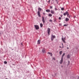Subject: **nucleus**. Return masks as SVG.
<instances>
[{
  "mask_svg": "<svg viewBox=\"0 0 79 79\" xmlns=\"http://www.w3.org/2000/svg\"><path fill=\"white\" fill-rule=\"evenodd\" d=\"M63 67V66H62V68Z\"/></svg>",
  "mask_w": 79,
  "mask_h": 79,
  "instance_id": "obj_38",
  "label": "nucleus"
},
{
  "mask_svg": "<svg viewBox=\"0 0 79 79\" xmlns=\"http://www.w3.org/2000/svg\"><path fill=\"white\" fill-rule=\"evenodd\" d=\"M50 9H52V8H53V7L52 6H50Z\"/></svg>",
  "mask_w": 79,
  "mask_h": 79,
  "instance_id": "obj_25",
  "label": "nucleus"
},
{
  "mask_svg": "<svg viewBox=\"0 0 79 79\" xmlns=\"http://www.w3.org/2000/svg\"><path fill=\"white\" fill-rule=\"evenodd\" d=\"M65 21L66 22H68V21H69V19L68 18H65Z\"/></svg>",
  "mask_w": 79,
  "mask_h": 79,
  "instance_id": "obj_8",
  "label": "nucleus"
},
{
  "mask_svg": "<svg viewBox=\"0 0 79 79\" xmlns=\"http://www.w3.org/2000/svg\"><path fill=\"white\" fill-rule=\"evenodd\" d=\"M48 54H49V55H51V56H52V53L50 52H48Z\"/></svg>",
  "mask_w": 79,
  "mask_h": 79,
  "instance_id": "obj_11",
  "label": "nucleus"
},
{
  "mask_svg": "<svg viewBox=\"0 0 79 79\" xmlns=\"http://www.w3.org/2000/svg\"><path fill=\"white\" fill-rule=\"evenodd\" d=\"M51 13L52 14H55V11H54L52 10H51Z\"/></svg>",
  "mask_w": 79,
  "mask_h": 79,
  "instance_id": "obj_7",
  "label": "nucleus"
},
{
  "mask_svg": "<svg viewBox=\"0 0 79 79\" xmlns=\"http://www.w3.org/2000/svg\"><path fill=\"white\" fill-rule=\"evenodd\" d=\"M38 44H40V40H39L38 41Z\"/></svg>",
  "mask_w": 79,
  "mask_h": 79,
  "instance_id": "obj_16",
  "label": "nucleus"
},
{
  "mask_svg": "<svg viewBox=\"0 0 79 79\" xmlns=\"http://www.w3.org/2000/svg\"><path fill=\"white\" fill-rule=\"evenodd\" d=\"M43 15H45V13H43Z\"/></svg>",
  "mask_w": 79,
  "mask_h": 79,
  "instance_id": "obj_31",
  "label": "nucleus"
},
{
  "mask_svg": "<svg viewBox=\"0 0 79 79\" xmlns=\"http://www.w3.org/2000/svg\"><path fill=\"white\" fill-rule=\"evenodd\" d=\"M50 22H52V19L49 20Z\"/></svg>",
  "mask_w": 79,
  "mask_h": 79,
  "instance_id": "obj_28",
  "label": "nucleus"
},
{
  "mask_svg": "<svg viewBox=\"0 0 79 79\" xmlns=\"http://www.w3.org/2000/svg\"><path fill=\"white\" fill-rule=\"evenodd\" d=\"M68 24H64V26H68Z\"/></svg>",
  "mask_w": 79,
  "mask_h": 79,
  "instance_id": "obj_26",
  "label": "nucleus"
},
{
  "mask_svg": "<svg viewBox=\"0 0 79 79\" xmlns=\"http://www.w3.org/2000/svg\"><path fill=\"white\" fill-rule=\"evenodd\" d=\"M59 19H60V20H61V17H60L59 18Z\"/></svg>",
  "mask_w": 79,
  "mask_h": 79,
  "instance_id": "obj_29",
  "label": "nucleus"
},
{
  "mask_svg": "<svg viewBox=\"0 0 79 79\" xmlns=\"http://www.w3.org/2000/svg\"><path fill=\"white\" fill-rule=\"evenodd\" d=\"M62 46H63V47H62V48H63V43H62Z\"/></svg>",
  "mask_w": 79,
  "mask_h": 79,
  "instance_id": "obj_32",
  "label": "nucleus"
},
{
  "mask_svg": "<svg viewBox=\"0 0 79 79\" xmlns=\"http://www.w3.org/2000/svg\"><path fill=\"white\" fill-rule=\"evenodd\" d=\"M37 13H38V15L39 16V17H41V15H40V11H38L37 12Z\"/></svg>",
  "mask_w": 79,
  "mask_h": 79,
  "instance_id": "obj_6",
  "label": "nucleus"
},
{
  "mask_svg": "<svg viewBox=\"0 0 79 79\" xmlns=\"http://www.w3.org/2000/svg\"><path fill=\"white\" fill-rule=\"evenodd\" d=\"M64 10V8H61V10H62V11H63Z\"/></svg>",
  "mask_w": 79,
  "mask_h": 79,
  "instance_id": "obj_23",
  "label": "nucleus"
},
{
  "mask_svg": "<svg viewBox=\"0 0 79 79\" xmlns=\"http://www.w3.org/2000/svg\"><path fill=\"white\" fill-rule=\"evenodd\" d=\"M47 32L48 34L49 35L50 34V29L49 28H48L47 29Z\"/></svg>",
  "mask_w": 79,
  "mask_h": 79,
  "instance_id": "obj_4",
  "label": "nucleus"
},
{
  "mask_svg": "<svg viewBox=\"0 0 79 79\" xmlns=\"http://www.w3.org/2000/svg\"><path fill=\"white\" fill-rule=\"evenodd\" d=\"M46 12H50V9H47L46 10Z\"/></svg>",
  "mask_w": 79,
  "mask_h": 79,
  "instance_id": "obj_12",
  "label": "nucleus"
},
{
  "mask_svg": "<svg viewBox=\"0 0 79 79\" xmlns=\"http://www.w3.org/2000/svg\"><path fill=\"white\" fill-rule=\"evenodd\" d=\"M55 11H56V10H58V9H57L56 8H55Z\"/></svg>",
  "mask_w": 79,
  "mask_h": 79,
  "instance_id": "obj_27",
  "label": "nucleus"
},
{
  "mask_svg": "<svg viewBox=\"0 0 79 79\" xmlns=\"http://www.w3.org/2000/svg\"><path fill=\"white\" fill-rule=\"evenodd\" d=\"M64 55H65V53H64L62 55L61 58L63 59V56H64Z\"/></svg>",
  "mask_w": 79,
  "mask_h": 79,
  "instance_id": "obj_14",
  "label": "nucleus"
},
{
  "mask_svg": "<svg viewBox=\"0 0 79 79\" xmlns=\"http://www.w3.org/2000/svg\"><path fill=\"white\" fill-rule=\"evenodd\" d=\"M69 15V14H68H68L67 15V17H68V18H70V17H71V16H70V15Z\"/></svg>",
  "mask_w": 79,
  "mask_h": 79,
  "instance_id": "obj_20",
  "label": "nucleus"
},
{
  "mask_svg": "<svg viewBox=\"0 0 79 79\" xmlns=\"http://www.w3.org/2000/svg\"><path fill=\"white\" fill-rule=\"evenodd\" d=\"M50 2V0H49L48 2Z\"/></svg>",
  "mask_w": 79,
  "mask_h": 79,
  "instance_id": "obj_34",
  "label": "nucleus"
},
{
  "mask_svg": "<svg viewBox=\"0 0 79 79\" xmlns=\"http://www.w3.org/2000/svg\"><path fill=\"white\" fill-rule=\"evenodd\" d=\"M21 45H23V44H22V43H21Z\"/></svg>",
  "mask_w": 79,
  "mask_h": 79,
  "instance_id": "obj_36",
  "label": "nucleus"
},
{
  "mask_svg": "<svg viewBox=\"0 0 79 79\" xmlns=\"http://www.w3.org/2000/svg\"><path fill=\"white\" fill-rule=\"evenodd\" d=\"M68 11H66V12L65 13H64L63 14V15L64 16H66V15H68Z\"/></svg>",
  "mask_w": 79,
  "mask_h": 79,
  "instance_id": "obj_9",
  "label": "nucleus"
},
{
  "mask_svg": "<svg viewBox=\"0 0 79 79\" xmlns=\"http://www.w3.org/2000/svg\"><path fill=\"white\" fill-rule=\"evenodd\" d=\"M53 39H54V38H52V37L51 36V40H52V41H53Z\"/></svg>",
  "mask_w": 79,
  "mask_h": 79,
  "instance_id": "obj_21",
  "label": "nucleus"
},
{
  "mask_svg": "<svg viewBox=\"0 0 79 79\" xmlns=\"http://www.w3.org/2000/svg\"><path fill=\"white\" fill-rule=\"evenodd\" d=\"M42 21L43 23L44 24V23H45V18L44 16L42 17Z\"/></svg>",
  "mask_w": 79,
  "mask_h": 79,
  "instance_id": "obj_2",
  "label": "nucleus"
},
{
  "mask_svg": "<svg viewBox=\"0 0 79 79\" xmlns=\"http://www.w3.org/2000/svg\"><path fill=\"white\" fill-rule=\"evenodd\" d=\"M67 49H69V48L68 47H67Z\"/></svg>",
  "mask_w": 79,
  "mask_h": 79,
  "instance_id": "obj_33",
  "label": "nucleus"
},
{
  "mask_svg": "<svg viewBox=\"0 0 79 79\" xmlns=\"http://www.w3.org/2000/svg\"><path fill=\"white\" fill-rule=\"evenodd\" d=\"M67 58L68 59L70 58V56L69 54H68L67 55Z\"/></svg>",
  "mask_w": 79,
  "mask_h": 79,
  "instance_id": "obj_13",
  "label": "nucleus"
},
{
  "mask_svg": "<svg viewBox=\"0 0 79 79\" xmlns=\"http://www.w3.org/2000/svg\"><path fill=\"white\" fill-rule=\"evenodd\" d=\"M52 60H55V58L53 57L52 58Z\"/></svg>",
  "mask_w": 79,
  "mask_h": 79,
  "instance_id": "obj_30",
  "label": "nucleus"
},
{
  "mask_svg": "<svg viewBox=\"0 0 79 79\" xmlns=\"http://www.w3.org/2000/svg\"><path fill=\"white\" fill-rule=\"evenodd\" d=\"M42 52L43 53H46V51H45V48H44L42 50Z\"/></svg>",
  "mask_w": 79,
  "mask_h": 79,
  "instance_id": "obj_5",
  "label": "nucleus"
},
{
  "mask_svg": "<svg viewBox=\"0 0 79 79\" xmlns=\"http://www.w3.org/2000/svg\"><path fill=\"white\" fill-rule=\"evenodd\" d=\"M40 26L41 27H43V24L42 23H40Z\"/></svg>",
  "mask_w": 79,
  "mask_h": 79,
  "instance_id": "obj_18",
  "label": "nucleus"
},
{
  "mask_svg": "<svg viewBox=\"0 0 79 79\" xmlns=\"http://www.w3.org/2000/svg\"><path fill=\"white\" fill-rule=\"evenodd\" d=\"M59 53L60 55H61V54H62V51H60L59 52Z\"/></svg>",
  "mask_w": 79,
  "mask_h": 79,
  "instance_id": "obj_22",
  "label": "nucleus"
},
{
  "mask_svg": "<svg viewBox=\"0 0 79 79\" xmlns=\"http://www.w3.org/2000/svg\"><path fill=\"white\" fill-rule=\"evenodd\" d=\"M62 40L64 43V44H66V42L65 41V40H66V39L65 38H62Z\"/></svg>",
  "mask_w": 79,
  "mask_h": 79,
  "instance_id": "obj_3",
  "label": "nucleus"
},
{
  "mask_svg": "<svg viewBox=\"0 0 79 79\" xmlns=\"http://www.w3.org/2000/svg\"><path fill=\"white\" fill-rule=\"evenodd\" d=\"M34 27L35 28L36 30H38L39 29V27L37 25H35Z\"/></svg>",
  "mask_w": 79,
  "mask_h": 79,
  "instance_id": "obj_1",
  "label": "nucleus"
},
{
  "mask_svg": "<svg viewBox=\"0 0 79 79\" xmlns=\"http://www.w3.org/2000/svg\"><path fill=\"white\" fill-rule=\"evenodd\" d=\"M63 59L62 58H61L60 62V64H62V63H63Z\"/></svg>",
  "mask_w": 79,
  "mask_h": 79,
  "instance_id": "obj_10",
  "label": "nucleus"
},
{
  "mask_svg": "<svg viewBox=\"0 0 79 79\" xmlns=\"http://www.w3.org/2000/svg\"><path fill=\"white\" fill-rule=\"evenodd\" d=\"M48 16H49L50 17H52V14H49L48 15Z\"/></svg>",
  "mask_w": 79,
  "mask_h": 79,
  "instance_id": "obj_19",
  "label": "nucleus"
},
{
  "mask_svg": "<svg viewBox=\"0 0 79 79\" xmlns=\"http://www.w3.org/2000/svg\"><path fill=\"white\" fill-rule=\"evenodd\" d=\"M38 10L39 11H41V10H42V9H41V8H40V7H39V8H38Z\"/></svg>",
  "mask_w": 79,
  "mask_h": 79,
  "instance_id": "obj_17",
  "label": "nucleus"
},
{
  "mask_svg": "<svg viewBox=\"0 0 79 79\" xmlns=\"http://www.w3.org/2000/svg\"><path fill=\"white\" fill-rule=\"evenodd\" d=\"M69 16H70V15H69Z\"/></svg>",
  "mask_w": 79,
  "mask_h": 79,
  "instance_id": "obj_37",
  "label": "nucleus"
},
{
  "mask_svg": "<svg viewBox=\"0 0 79 79\" xmlns=\"http://www.w3.org/2000/svg\"><path fill=\"white\" fill-rule=\"evenodd\" d=\"M4 63L5 64H7V62L6 61H5L4 62Z\"/></svg>",
  "mask_w": 79,
  "mask_h": 79,
  "instance_id": "obj_24",
  "label": "nucleus"
},
{
  "mask_svg": "<svg viewBox=\"0 0 79 79\" xmlns=\"http://www.w3.org/2000/svg\"><path fill=\"white\" fill-rule=\"evenodd\" d=\"M78 79H79V77H78Z\"/></svg>",
  "mask_w": 79,
  "mask_h": 79,
  "instance_id": "obj_35",
  "label": "nucleus"
},
{
  "mask_svg": "<svg viewBox=\"0 0 79 79\" xmlns=\"http://www.w3.org/2000/svg\"><path fill=\"white\" fill-rule=\"evenodd\" d=\"M51 37H52L54 39V38H55L56 37L54 35H52Z\"/></svg>",
  "mask_w": 79,
  "mask_h": 79,
  "instance_id": "obj_15",
  "label": "nucleus"
}]
</instances>
